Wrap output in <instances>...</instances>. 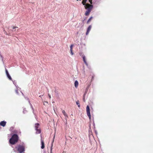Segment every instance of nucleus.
<instances>
[{
    "label": "nucleus",
    "instance_id": "f257e3e1",
    "mask_svg": "<svg viewBox=\"0 0 153 153\" xmlns=\"http://www.w3.org/2000/svg\"><path fill=\"white\" fill-rule=\"evenodd\" d=\"M19 140V137L16 134H13L9 140V143L12 145H14Z\"/></svg>",
    "mask_w": 153,
    "mask_h": 153
},
{
    "label": "nucleus",
    "instance_id": "f03ea898",
    "mask_svg": "<svg viewBox=\"0 0 153 153\" xmlns=\"http://www.w3.org/2000/svg\"><path fill=\"white\" fill-rule=\"evenodd\" d=\"M85 9L87 10L85 13V15L86 16H88L93 8V5L88 3H87L85 5Z\"/></svg>",
    "mask_w": 153,
    "mask_h": 153
},
{
    "label": "nucleus",
    "instance_id": "7ed1b4c3",
    "mask_svg": "<svg viewBox=\"0 0 153 153\" xmlns=\"http://www.w3.org/2000/svg\"><path fill=\"white\" fill-rule=\"evenodd\" d=\"M16 148L19 153H22L25 150V146L23 145H19Z\"/></svg>",
    "mask_w": 153,
    "mask_h": 153
},
{
    "label": "nucleus",
    "instance_id": "20e7f679",
    "mask_svg": "<svg viewBox=\"0 0 153 153\" xmlns=\"http://www.w3.org/2000/svg\"><path fill=\"white\" fill-rule=\"evenodd\" d=\"M39 123H37L35 124V130L36 131V134H40L41 132V130L40 129V128H39Z\"/></svg>",
    "mask_w": 153,
    "mask_h": 153
},
{
    "label": "nucleus",
    "instance_id": "39448f33",
    "mask_svg": "<svg viewBox=\"0 0 153 153\" xmlns=\"http://www.w3.org/2000/svg\"><path fill=\"white\" fill-rule=\"evenodd\" d=\"M86 113L90 120H91V115L90 112V109L88 105H87L86 108Z\"/></svg>",
    "mask_w": 153,
    "mask_h": 153
},
{
    "label": "nucleus",
    "instance_id": "423d86ee",
    "mask_svg": "<svg viewBox=\"0 0 153 153\" xmlns=\"http://www.w3.org/2000/svg\"><path fill=\"white\" fill-rule=\"evenodd\" d=\"M5 71H6V74L8 78H9V79L10 80H12V79L11 77L10 76V75L7 70V69H5Z\"/></svg>",
    "mask_w": 153,
    "mask_h": 153
},
{
    "label": "nucleus",
    "instance_id": "0eeeda50",
    "mask_svg": "<svg viewBox=\"0 0 153 153\" xmlns=\"http://www.w3.org/2000/svg\"><path fill=\"white\" fill-rule=\"evenodd\" d=\"M41 141L42 145L41 146V148L42 149H43L45 147L44 142L43 140H42V139L41 140Z\"/></svg>",
    "mask_w": 153,
    "mask_h": 153
},
{
    "label": "nucleus",
    "instance_id": "6e6552de",
    "mask_svg": "<svg viewBox=\"0 0 153 153\" xmlns=\"http://www.w3.org/2000/svg\"><path fill=\"white\" fill-rule=\"evenodd\" d=\"M91 25H90L87 28V32L86 33V35H88V34L90 31V30H91Z\"/></svg>",
    "mask_w": 153,
    "mask_h": 153
},
{
    "label": "nucleus",
    "instance_id": "1a4fd4ad",
    "mask_svg": "<svg viewBox=\"0 0 153 153\" xmlns=\"http://www.w3.org/2000/svg\"><path fill=\"white\" fill-rule=\"evenodd\" d=\"M82 57L83 58V61L85 63V64L87 66H88V64L86 61V59L85 56L84 55H82Z\"/></svg>",
    "mask_w": 153,
    "mask_h": 153
},
{
    "label": "nucleus",
    "instance_id": "9d476101",
    "mask_svg": "<svg viewBox=\"0 0 153 153\" xmlns=\"http://www.w3.org/2000/svg\"><path fill=\"white\" fill-rule=\"evenodd\" d=\"M6 124V122L5 121H2L0 123V125L3 127H4Z\"/></svg>",
    "mask_w": 153,
    "mask_h": 153
},
{
    "label": "nucleus",
    "instance_id": "9b49d317",
    "mask_svg": "<svg viewBox=\"0 0 153 153\" xmlns=\"http://www.w3.org/2000/svg\"><path fill=\"white\" fill-rule=\"evenodd\" d=\"M14 127H10V130L14 133H18V132L16 130H15L13 131V129H14Z\"/></svg>",
    "mask_w": 153,
    "mask_h": 153
},
{
    "label": "nucleus",
    "instance_id": "f8f14e48",
    "mask_svg": "<svg viewBox=\"0 0 153 153\" xmlns=\"http://www.w3.org/2000/svg\"><path fill=\"white\" fill-rule=\"evenodd\" d=\"M87 1V0H83L82 2V3L83 4V5L85 6L87 4L86 2Z\"/></svg>",
    "mask_w": 153,
    "mask_h": 153
},
{
    "label": "nucleus",
    "instance_id": "ddd939ff",
    "mask_svg": "<svg viewBox=\"0 0 153 153\" xmlns=\"http://www.w3.org/2000/svg\"><path fill=\"white\" fill-rule=\"evenodd\" d=\"M75 86L76 88H77L78 85V82L76 80L74 83Z\"/></svg>",
    "mask_w": 153,
    "mask_h": 153
},
{
    "label": "nucleus",
    "instance_id": "4468645a",
    "mask_svg": "<svg viewBox=\"0 0 153 153\" xmlns=\"http://www.w3.org/2000/svg\"><path fill=\"white\" fill-rule=\"evenodd\" d=\"M62 113H63V114L65 116H67V114H66V113L65 112L64 110H62Z\"/></svg>",
    "mask_w": 153,
    "mask_h": 153
},
{
    "label": "nucleus",
    "instance_id": "2eb2a0df",
    "mask_svg": "<svg viewBox=\"0 0 153 153\" xmlns=\"http://www.w3.org/2000/svg\"><path fill=\"white\" fill-rule=\"evenodd\" d=\"M93 17H91L88 20L87 22V23L88 24L91 20L92 19Z\"/></svg>",
    "mask_w": 153,
    "mask_h": 153
},
{
    "label": "nucleus",
    "instance_id": "dca6fc26",
    "mask_svg": "<svg viewBox=\"0 0 153 153\" xmlns=\"http://www.w3.org/2000/svg\"><path fill=\"white\" fill-rule=\"evenodd\" d=\"M76 104L78 105V106L79 108L80 107V105L79 104V100H77L76 102Z\"/></svg>",
    "mask_w": 153,
    "mask_h": 153
},
{
    "label": "nucleus",
    "instance_id": "f3484780",
    "mask_svg": "<svg viewBox=\"0 0 153 153\" xmlns=\"http://www.w3.org/2000/svg\"><path fill=\"white\" fill-rule=\"evenodd\" d=\"M74 46L73 45H71L70 46V51H71V50H73V47Z\"/></svg>",
    "mask_w": 153,
    "mask_h": 153
},
{
    "label": "nucleus",
    "instance_id": "a211bd4d",
    "mask_svg": "<svg viewBox=\"0 0 153 153\" xmlns=\"http://www.w3.org/2000/svg\"><path fill=\"white\" fill-rule=\"evenodd\" d=\"M55 135H54L53 137V142H52V143H53L54 141V139H55ZM52 146H53V143H52V146H51V151L52 150Z\"/></svg>",
    "mask_w": 153,
    "mask_h": 153
},
{
    "label": "nucleus",
    "instance_id": "6ab92c4d",
    "mask_svg": "<svg viewBox=\"0 0 153 153\" xmlns=\"http://www.w3.org/2000/svg\"><path fill=\"white\" fill-rule=\"evenodd\" d=\"M94 76H93L91 78V81H92L94 79Z\"/></svg>",
    "mask_w": 153,
    "mask_h": 153
},
{
    "label": "nucleus",
    "instance_id": "aec40b11",
    "mask_svg": "<svg viewBox=\"0 0 153 153\" xmlns=\"http://www.w3.org/2000/svg\"><path fill=\"white\" fill-rule=\"evenodd\" d=\"M71 51V54L72 55H73L74 54V53L73 52V50H71V51Z\"/></svg>",
    "mask_w": 153,
    "mask_h": 153
},
{
    "label": "nucleus",
    "instance_id": "412c9836",
    "mask_svg": "<svg viewBox=\"0 0 153 153\" xmlns=\"http://www.w3.org/2000/svg\"><path fill=\"white\" fill-rule=\"evenodd\" d=\"M89 2H90L91 4H92V0H89Z\"/></svg>",
    "mask_w": 153,
    "mask_h": 153
},
{
    "label": "nucleus",
    "instance_id": "4be33fe9",
    "mask_svg": "<svg viewBox=\"0 0 153 153\" xmlns=\"http://www.w3.org/2000/svg\"><path fill=\"white\" fill-rule=\"evenodd\" d=\"M48 96H49V99H51V95L49 94H48Z\"/></svg>",
    "mask_w": 153,
    "mask_h": 153
},
{
    "label": "nucleus",
    "instance_id": "5701e85b",
    "mask_svg": "<svg viewBox=\"0 0 153 153\" xmlns=\"http://www.w3.org/2000/svg\"><path fill=\"white\" fill-rule=\"evenodd\" d=\"M18 28V27H17L14 26V27H13V29H15L16 28Z\"/></svg>",
    "mask_w": 153,
    "mask_h": 153
},
{
    "label": "nucleus",
    "instance_id": "b1692460",
    "mask_svg": "<svg viewBox=\"0 0 153 153\" xmlns=\"http://www.w3.org/2000/svg\"><path fill=\"white\" fill-rule=\"evenodd\" d=\"M15 92L16 94H18V91L17 90H16Z\"/></svg>",
    "mask_w": 153,
    "mask_h": 153
},
{
    "label": "nucleus",
    "instance_id": "393cba45",
    "mask_svg": "<svg viewBox=\"0 0 153 153\" xmlns=\"http://www.w3.org/2000/svg\"><path fill=\"white\" fill-rule=\"evenodd\" d=\"M45 102L47 104H48V102L47 101H45Z\"/></svg>",
    "mask_w": 153,
    "mask_h": 153
},
{
    "label": "nucleus",
    "instance_id": "a878e982",
    "mask_svg": "<svg viewBox=\"0 0 153 153\" xmlns=\"http://www.w3.org/2000/svg\"><path fill=\"white\" fill-rule=\"evenodd\" d=\"M83 101H84V102H85V99H84V98H83Z\"/></svg>",
    "mask_w": 153,
    "mask_h": 153
},
{
    "label": "nucleus",
    "instance_id": "bb28decb",
    "mask_svg": "<svg viewBox=\"0 0 153 153\" xmlns=\"http://www.w3.org/2000/svg\"><path fill=\"white\" fill-rule=\"evenodd\" d=\"M45 105V103H44V105Z\"/></svg>",
    "mask_w": 153,
    "mask_h": 153
},
{
    "label": "nucleus",
    "instance_id": "cd10ccee",
    "mask_svg": "<svg viewBox=\"0 0 153 153\" xmlns=\"http://www.w3.org/2000/svg\"><path fill=\"white\" fill-rule=\"evenodd\" d=\"M41 137H42V135H41Z\"/></svg>",
    "mask_w": 153,
    "mask_h": 153
},
{
    "label": "nucleus",
    "instance_id": "c85d7f7f",
    "mask_svg": "<svg viewBox=\"0 0 153 153\" xmlns=\"http://www.w3.org/2000/svg\"><path fill=\"white\" fill-rule=\"evenodd\" d=\"M39 97H41V96H39Z\"/></svg>",
    "mask_w": 153,
    "mask_h": 153
}]
</instances>
